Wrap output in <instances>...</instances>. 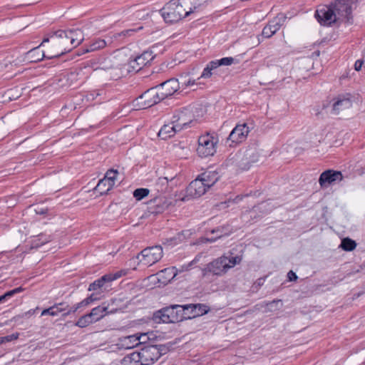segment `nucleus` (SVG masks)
<instances>
[{"instance_id": "obj_48", "label": "nucleus", "mask_w": 365, "mask_h": 365, "mask_svg": "<svg viewBox=\"0 0 365 365\" xmlns=\"http://www.w3.org/2000/svg\"><path fill=\"white\" fill-rule=\"evenodd\" d=\"M137 336L139 338V344H145L149 339L148 334L146 333L136 334Z\"/></svg>"}, {"instance_id": "obj_42", "label": "nucleus", "mask_w": 365, "mask_h": 365, "mask_svg": "<svg viewBox=\"0 0 365 365\" xmlns=\"http://www.w3.org/2000/svg\"><path fill=\"white\" fill-rule=\"evenodd\" d=\"M131 11H133V14L134 18L136 19H143L146 16L148 15V13L144 9H135V6L131 8Z\"/></svg>"}, {"instance_id": "obj_33", "label": "nucleus", "mask_w": 365, "mask_h": 365, "mask_svg": "<svg viewBox=\"0 0 365 365\" xmlns=\"http://www.w3.org/2000/svg\"><path fill=\"white\" fill-rule=\"evenodd\" d=\"M107 306L104 304L101 306L93 308V321H98L107 314Z\"/></svg>"}, {"instance_id": "obj_28", "label": "nucleus", "mask_w": 365, "mask_h": 365, "mask_svg": "<svg viewBox=\"0 0 365 365\" xmlns=\"http://www.w3.org/2000/svg\"><path fill=\"white\" fill-rule=\"evenodd\" d=\"M192 309V314H189L190 319L195 318L199 316H202L207 314L210 309L209 307L203 304H189L185 309Z\"/></svg>"}, {"instance_id": "obj_52", "label": "nucleus", "mask_w": 365, "mask_h": 365, "mask_svg": "<svg viewBox=\"0 0 365 365\" xmlns=\"http://www.w3.org/2000/svg\"><path fill=\"white\" fill-rule=\"evenodd\" d=\"M364 61L361 60H357L354 63V69L359 71L361 69Z\"/></svg>"}, {"instance_id": "obj_1", "label": "nucleus", "mask_w": 365, "mask_h": 365, "mask_svg": "<svg viewBox=\"0 0 365 365\" xmlns=\"http://www.w3.org/2000/svg\"><path fill=\"white\" fill-rule=\"evenodd\" d=\"M81 37L80 30H58L44 38L41 46L51 42L47 51L48 58H58L77 46L82 40Z\"/></svg>"}, {"instance_id": "obj_56", "label": "nucleus", "mask_w": 365, "mask_h": 365, "mask_svg": "<svg viewBox=\"0 0 365 365\" xmlns=\"http://www.w3.org/2000/svg\"><path fill=\"white\" fill-rule=\"evenodd\" d=\"M279 302L280 300H273L272 302L267 303V306H272L274 304L278 303Z\"/></svg>"}, {"instance_id": "obj_25", "label": "nucleus", "mask_w": 365, "mask_h": 365, "mask_svg": "<svg viewBox=\"0 0 365 365\" xmlns=\"http://www.w3.org/2000/svg\"><path fill=\"white\" fill-rule=\"evenodd\" d=\"M179 129L177 128L175 123H172V121L169 124L164 125L159 130L158 135L163 139L166 140L175 135L177 132H179Z\"/></svg>"}, {"instance_id": "obj_61", "label": "nucleus", "mask_w": 365, "mask_h": 365, "mask_svg": "<svg viewBox=\"0 0 365 365\" xmlns=\"http://www.w3.org/2000/svg\"><path fill=\"white\" fill-rule=\"evenodd\" d=\"M92 96H93V100H94L95 98H94V93H93L92 94Z\"/></svg>"}, {"instance_id": "obj_45", "label": "nucleus", "mask_w": 365, "mask_h": 365, "mask_svg": "<svg viewBox=\"0 0 365 365\" xmlns=\"http://www.w3.org/2000/svg\"><path fill=\"white\" fill-rule=\"evenodd\" d=\"M143 29L142 26H139L136 29H126V30H124L123 31H121L120 34H118V36H132L134 33L137 32L138 31H140Z\"/></svg>"}, {"instance_id": "obj_38", "label": "nucleus", "mask_w": 365, "mask_h": 365, "mask_svg": "<svg viewBox=\"0 0 365 365\" xmlns=\"http://www.w3.org/2000/svg\"><path fill=\"white\" fill-rule=\"evenodd\" d=\"M150 190L148 188H138L133 191V197L136 200H141L148 195Z\"/></svg>"}, {"instance_id": "obj_63", "label": "nucleus", "mask_w": 365, "mask_h": 365, "mask_svg": "<svg viewBox=\"0 0 365 365\" xmlns=\"http://www.w3.org/2000/svg\"><path fill=\"white\" fill-rule=\"evenodd\" d=\"M0 344H1V343H0Z\"/></svg>"}, {"instance_id": "obj_36", "label": "nucleus", "mask_w": 365, "mask_h": 365, "mask_svg": "<svg viewBox=\"0 0 365 365\" xmlns=\"http://www.w3.org/2000/svg\"><path fill=\"white\" fill-rule=\"evenodd\" d=\"M175 309V313L178 314L179 317L178 322L182 321L184 319H190L189 315H186L185 312V309L187 307V304L180 305V304H174Z\"/></svg>"}, {"instance_id": "obj_51", "label": "nucleus", "mask_w": 365, "mask_h": 365, "mask_svg": "<svg viewBox=\"0 0 365 365\" xmlns=\"http://www.w3.org/2000/svg\"><path fill=\"white\" fill-rule=\"evenodd\" d=\"M54 305L58 307V311H59V313L66 311V308L68 307V305H66V303H58Z\"/></svg>"}, {"instance_id": "obj_59", "label": "nucleus", "mask_w": 365, "mask_h": 365, "mask_svg": "<svg viewBox=\"0 0 365 365\" xmlns=\"http://www.w3.org/2000/svg\"><path fill=\"white\" fill-rule=\"evenodd\" d=\"M262 279H258V285H261V284H262Z\"/></svg>"}, {"instance_id": "obj_37", "label": "nucleus", "mask_w": 365, "mask_h": 365, "mask_svg": "<svg viewBox=\"0 0 365 365\" xmlns=\"http://www.w3.org/2000/svg\"><path fill=\"white\" fill-rule=\"evenodd\" d=\"M356 246V243L354 240H351L350 238H344L342 240L340 247H341L345 251H352L355 249Z\"/></svg>"}, {"instance_id": "obj_8", "label": "nucleus", "mask_w": 365, "mask_h": 365, "mask_svg": "<svg viewBox=\"0 0 365 365\" xmlns=\"http://www.w3.org/2000/svg\"><path fill=\"white\" fill-rule=\"evenodd\" d=\"M217 143L215 138L209 133L200 136L197 148L198 155L201 158L212 156L216 152Z\"/></svg>"}, {"instance_id": "obj_49", "label": "nucleus", "mask_w": 365, "mask_h": 365, "mask_svg": "<svg viewBox=\"0 0 365 365\" xmlns=\"http://www.w3.org/2000/svg\"><path fill=\"white\" fill-rule=\"evenodd\" d=\"M212 233H220L219 235H217L216 237L215 238H209L208 239V241L210 242H215L217 238H220L222 236V231L220 230V228L217 227L216 229H214L211 231Z\"/></svg>"}, {"instance_id": "obj_47", "label": "nucleus", "mask_w": 365, "mask_h": 365, "mask_svg": "<svg viewBox=\"0 0 365 365\" xmlns=\"http://www.w3.org/2000/svg\"><path fill=\"white\" fill-rule=\"evenodd\" d=\"M129 67L133 69V71L138 72L142 69V68L138 65V61H136V58H135L133 60H131L129 62Z\"/></svg>"}, {"instance_id": "obj_6", "label": "nucleus", "mask_w": 365, "mask_h": 365, "mask_svg": "<svg viewBox=\"0 0 365 365\" xmlns=\"http://www.w3.org/2000/svg\"><path fill=\"white\" fill-rule=\"evenodd\" d=\"M165 351L163 345H148L138 351L142 365H150L157 361Z\"/></svg>"}, {"instance_id": "obj_5", "label": "nucleus", "mask_w": 365, "mask_h": 365, "mask_svg": "<svg viewBox=\"0 0 365 365\" xmlns=\"http://www.w3.org/2000/svg\"><path fill=\"white\" fill-rule=\"evenodd\" d=\"M125 274V271L120 270L115 273L106 274L95 280L93 282V302L103 297L106 293L111 289L112 282Z\"/></svg>"}, {"instance_id": "obj_11", "label": "nucleus", "mask_w": 365, "mask_h": 365, "mask_svg": "<svg viewBox=\"0 0 365 365\" xmlns=\"http://www.w3.org/2000/svg\"><path fill=\"white\" fill-rule=\"evenodd\" d=\"M337 21L350 22L352 19V7L349 0H337L332 4Z\"/></svg>"}, {"instance_id": "obj_32", "label": "nucleus", "mask_w": 365, "mask_h": 365, "mask_svg": "<svg viewBox=\"0 0 365 365\" xmlns=\"http://www.w3.org/2000/svg\"><path fill=\"white\" fill-rule=\"evenodd\" d=\"M155 56L152 51H144L140 55L135 57L136 61H138V65L143 68L145 66L153 60Z\"/></svg>"}, {"instance_id": "obj_23", "label": "nucleus", "mask_w": 365, "mask_h": 365, "mask_svg": "<svg viewBox=\"0 0 365 365\" xmlns=\"http://www.w3.org/2000/svg\"><path fill=\"white\" fill-rule=\"evenodd\" d=\"M198 176L208 189L212 187L220 179L219 173L215 170H207Z\"/></svg>"}, {"instance_id": "obj_34", "label": "nucleus", "mask_w": 365, "mask_h": 365, "mask_svg": "<svg viewBox=\"0 0 365 365\" xmlns=\"http://www.w3.org/2000/svg\"><path fill=\"white\" fill-rule=\"evenodd\" d=\"M168 187V180L167 178H159L155 183V189L160 193L166 192Z\"/></svg>"}, {"instance_id": "obj_2", "label": "nucleus", "mask_w": 365, "mask_h": 365, "mask_svg": "<svg viewBox=\"0 0 365 365\" xmlns=\"http://www.w3.org/2000/svg\"><path fill=\"white\" fill-rule=\"evenodd\" d=\"M199 6L198 0H171L160 9V13L166 22L173 24L195 12Z\"/></svg>"}, {"instance_id": "obj_13", "label": "nucleus", "mask_w": 365, "mask_h": 365, "mask_svg": "<svg viewBox=\"0 0 365 365\" xmlns=\"http://www.w3.org/2000/svg\"><path fill=\"white\" fill-rule=\"evenodd\" d=\"M314 16L319 23L323 26H331L336 22L332 4L330 6H322L317 9Z\"/></svg>"}, {"instance_id": "obj_53", "label": "nucleus", "mask_w": 365, "mask_h": 365, "mask_svg": "<svg viewBox=\"0 0 365 365\" xmlns=\"http://www.w3.org/2000/svg\"><path fill=\"white\" fill-rule=\"evenodd\" d=\"M53 309V308H51V307L48 309H43L41 312V316H44V315H47V314L51 316V314L53 313V312H52Z\"/></svg>"}, {"instance_id": "obj_16", "label": "nucleus", "mask_w": 365, "mask_h": 365, "mask_svg": "<svg viewBox=\"0 0 365 365\" xmlns=\"http://www.w3.org/2000/svg\"><path fill=\"white\" fill-rule=\"evenodd\" d=\"M250 128L246 123L237 125L230 133L227 140L232 143H242L247 138Z\"/></svg>"}, {"instance_id": "obj_50", "label": "nucleus", "mask_w": 365, "mask_h": 365, "mask_svg": "<svg viewBox=\"0 0 365 365\" xmlns=\"http://www.w3.org/2000/svg\"><path fill=\"white\" fill-rule=\"evenodd\" d=\"M287 278L289 282L296 281L298 278L295 272H294L292 270H290L287 273Z\"/></svg>"}, {"instance_id": "obj_31", "label": "nucleus", "mask_w": 365, "mask_h": 365, "mask_svg": "<svg viewBox=\"0 0 365 365\" xmlns=\"http://www.w3.org/2000/svg\"><path fill=\"white\" fill-rule=\"evenodd\" d=\"M26 57L31 62H38L43 58H48V55L46 56L44 51H41L39 47H36L27 52Z\"/></svg>"}, {"instance_id": "obj_57", "label": "nucleus", "mask_w": 365, "mask_h": 365, "mask_svg": "<svg viewBox=\"0 0 365 365\" xmlns=\"http://www.w3.org/2000/svg\"><path fill=\"white\" fill-rule=\"evenodd\" d=\"M192 309H185L186 315L192 314L193 311Z\"/></svg>"}, {"instance_id": "obj_19", "label": "nucleus", "mask_w": 365, "mask_h": 365, "mask_svg": "<svg viewBox=\"0 0 365 365\" xmlns=\"http://www.w3.org/2000/svg\"><path fill=\"white\" fill-rule=\"evenodd\" d=\"M208 188L205 183L201 180L199 176L192 180L186 189L187 196L197 198L203 195Z\"/></svg>"}, {"instance_id": "obj_21", "label": "nucleus", "mask_w": 365, "mask_h": 365, "mask_svg": "<svg viewBox=\"0 0 365 365\" xmlns=\"http://www.w3.org/2000/svg\"><path fill=\"white\" fill-rule=\"evenodd\" d=\"M282 26V20L279 18H274L263 28L262 36L266 38L272 37Z\"/></svg>"}, {"instance_id": "obj_15", "label": "nucleus", "mask_w": 365, "mask_h": 365, "mask_svg": "<svg viewBox=\"0 0 365 365\" xmlns=\"http://www.w3.org/2000/svg\"><path fill=\"white\" fill-rule=\"evenodd\" d=\"M163 100L173 96L180 89V82L178 78H170L157 86Z\"/></svg>"}, {"instance_id": "obj_43", "label": "nucleus", "mask_w": 365, "mask_h": 365, "mask_svg": "<svg viewBox=\"0 0 365 365\" xmlns=\"http://www.w3.org/2000/svg\"><path fill=\"white\" fill-rule=\"evenodd\" d=\"M106 46V42L104 39L100 38H93V51L103 48Z\"/></svg>"}, {"instance_id": "obj_35", "label": "nucleus", "mask_w": 365, "mask_h": 365, "mask_svg": "<svg viewBox=\"0 0 365 365\" xmlns=\"http://www.w3.org/2000/svg\"><path fill=\"white\" fill-rule=\"evenodd\" d=\"M91 302V295L87 297L85 299H83L82 302L78 303L76 305L71 307L66 312L63 313V315L66 316L71 313L75 312L78 309L88 305Z\"/></svg>"}, {"instance_id": "obj_54", "label": "nucleus", "mask_w": 365, "mask_h": 365, "mask_svg": "<svg viewBox=\"0 0 365 365\" xmlns=\"http://www.w3.org/2000/svg\"><path fill=\"white\" fill-rule=\"evenodd\" d=\"M51 307L53 308V309L52 310V312H53V313L51 314V316H58L59 314V311H58V307H56L55 305H53Z\"/></svg>"}, {"instance_id": "obj_9", "label": "nucleus", "mask_w": 365, "mask_h": 365, "mask_svg": "<svg viewBox=\"0 0 365 365\" xmlns=\"http://www.w3.org/2000/svg\"><path fill=\"white\" fill-rule=\"evenodd\" d=\"M163 100L160 92L156 86L144 92L136 99V101L140 109H145L160 103Z\"/></svg>"}, {"instance_id": "obj_29", "label": "nucleus", "mask_w": 365, "mask_h": 365, "mask_svg": "<svg viewBox=\"0 0 365 365\" xmlns=\"http://www.w3.org/2000/svg\"><path fill=\"white\" fill-rule=\"evenodd\" d=\"M120 342L121 347L126 349H133L139 345V338L135 334L120 338Z\"/></svg>"}, {"instance_id": "obj_18", "label": "nucleus", "mask_w": 365, "mask_h": 365, "mask_svg": "<svg viewBox=\"0 0 365 365\" xmlns=\"http://www.w3.org/2000/svg\"><path fill=\"white\" fill-rule=\"evenodd\" d=\"M167 199L160 195L148 203V210L150 214L158 215L163 212L170 205Z\"/></svg>"}, {"instance_id": "obj_60", "label": "nucleus", "mask_w": 365, "mask_h": 365, "mask_svg": "<svg viewBox=\"0 0 365 365\" xmlns=\"http://www.w3.org/2000/svg\"><path fill=\"white\" fill-rule=\"evenodd\" d=\"M88 290L91 291V284L88 285Z\"/></svg>"}, {"instance_id": "obj_41", "label": "nucleus", "mask_w": 365, "mask_h": 365, "mask_svg": "<svg viewBox=\"0 0 365 365\" xmlns=\"http://www.w3.org/2000/svg\"><path fill=\"white\" fill-rule=\"evenodd\" d=\"M35 312V309H30L28 312H26L21 314L16 315L11 319V322H14V323H19L21 319L29 318L31 315L34 314Z\"/></svg>"}, {"instance_id": "obj_58", "label": "nucleus", "mask_w": 365, "mask_h": 365, "mask_svg": "<svg viewBox=\"0 0 365 365\" xmlns=\"http://www.w3.org/2000/svg\"><path fill=\"white\" fill-rule=\"evenodd\" d=\"M103 94V91H98L96 93V98L98 96H101Z\"/></svg>"}, {"instance_id": "obj_22", "label": "nucleus", "mask_w": 365, "mask_h": 365, "mask_svg": "<svg viewBox=\"0 0 365 365\" xmlns=\"http://www.w3.org/2000/svg\"><path fill=\"white\" fill-rule=\"evenodd\" d=\"M194 74H195V68H191L190 70H189L187 71H185V72L182 73L180 75V78L178 79L179 82H180V85L181 84L183 88H187L188 86H191L196 84V80H198L202 77L200 76V77L195 78L194 76Z\"/></svg>"}, {"instance_id": "obj_46", "label": "nucleus", "mask_w": 365, "mask_h": 365, "mask_svg": "<svg viewBox=\"0 0 365 365\" xmlns=\"http://www.w3.org/2000/svg\"><path fill=\"white\" fill-rule=\"evenodd\" d=\"M23 290H24V289L21 287H19L12 290L6 292V293H4V295L6 297V299H10L11 297H12L14 295L21 292Z\"/></svg>"}, {"instance_id": "obj_30", "label": "nucleus", "mask_w": 365, "mask_h": 365, "mask_svg": "<svg viewBox=\"0 0 365 365\" xmlns=\"http://www.w3.org/2000/svg\"><path fill=\"white\" fill-rule=\"evenodd\" d=\"M120 365H142L138 352L135 351L124 356Z\"/></svg>"}, {"instance_id": "obj_17", "label": "nucleus", "mask_w": 365, "mask_h": 365, "mask_svg": "<svg viewBox=\"0 0 365 365\" xmlns=\"http://www.w3.org/2000/svg\"><path fill=\"white\" fill-rule=\"evenodd\" d=\"M235 62L232 57H224L220 59L210 61L204 68L201 77L203 78H210L212 76V71L221 66H230Z\"/></svg>"}, {"instance_id": "obj_10", "label": "nucleus", "mask_w": 365, "mask_h": 365, "mask_svg": "<svg viewBox=\"0 0 365 365\" xmlns=\"http://www.w3.org/2000/svg\"><path fill=\"white\" fill-rule=\"evenodd\" d=\"M172 123H175L177 128L180 131L187 129L196 123L193 115L188 109L176 110L172 116Z\"/></svg>"}, {"instance_id": "obj_7", "label": "nucleus", "mask_w": 365, "mask_h": 365, "mask_svg": "<svg viewBox=\"0 0 365 365\" xmlns=\"http://www.w3.org/2000/svg\"><path fill=\"white\" fill-rule=\"evenodd\" d=\"M163 256V248L160 245L148 247L143 250L138 255L137 259L140 263L145 266H151L158 261Z\"/></svg>"}, {"instance_id": "obj_26", "label": "nucleus", "mask_w": 365, "mask_h": 365, "mask_svg": "<svg viewBox=\"0 0 365 365\" xmlns=\"http://www.w3.org/2000/svg\"><path fill=\"white\" fill-rule=\"evenodd\" d=\"M244 157L247 162L243 168L248 169L250 166V164L256 163L259 160V153L255 147H251L245 150Z\"/></svg>"}, {"instance_id": "obj_20", "label": "nucleus", "mask_w": 365, "mask_h": 365, "mask_svg": "<svg viewBox=\"0 0 365 365\" xmlns=\"http://www.w3.org/2000/svg\"><path fill=\"white\" fill-rule=\"evenodd\" d=\"M342 179L343 175L340 171L327 170L320 175L319 183L322 187H324L336 181H341Z\"/></svg>"}, {"instance_id": "obj_62", "label": "nucleus", "mask_w": 365, "mask_h": 365, "mask_svg": "<svg viewBox=\"0 0 365 365\" xmlns=\"http://www.w3.org/2000/svg\"><path fill=\"white\" fill-rule=\"evenodd\" d=\"M189 77H183V79H187Z\"/></svg>"}, {"instance_id": "obj_44", "label": "nucleus", "mask_w": 365, "mask_h": 365, "mask_svg": "<svg viewBox=\"0 0 365 365\" xmlns=\"http://www.w3.org/2000/svg\"><path fill=\"white\" fill-rule=\"evenodd\" d=\"M19 336V333H14L11 335H7V336H2V337H0V343L2 344H5V343H7V342H10L11 341H14V340H16Z\"/></svg>"}, {"instance_id": "obj_40", "label": "nucleus", "mask_w": 365, "mask_h": 365, "mask_svg": "<svg viewBox=\"0 0 365 365\" xmlns=\"http://www.w3.org/2000/svg\"><path fill=\"white\" fill-rule=\"evenodd\" d=\"M118 174V170H110L107 171V173H106V175L104 176V178L106 179L107 181H108V182L110 183L111 185L113 186L115 185Z\"/></svg>"}, {"instance_id": "obj_24", "label": "nucleus", "mask_w": 365, "mask_h": 365, "mask_svg": "<svg viewBox=\"0 0 365 365\" xmlns=\"http://www.w3.org/2000/svg\"><path fill=\"white\" fill-rule=\"evenodd\" d=\"M192 263V262L187 265L182 266L180 269H178L175 267L165 268L163 270H161L159 274L160 275L161 277H163V274H166L167 277L164 279V281L170 282V280L174 279V277L178 274V272H181L185 270H188Z\"/></svg>"}, {"instance_id": "obj_12", "label": "nucleus", "mask_w": 365, "mask_h": 365, "mask_svg": "<svg viewBox=\"0 0 365 365\" xmlns=\"http://www.w3.org/2000/svg\"><path fill=\"white\" fill-rule=\"evenodd\" d=\"M178 319L174 304L155 312L153 317L155 323H175L178 322Z\"/></svg>"}, {"instance_id": "obj_27", "label": "nucleus", "mask_w": 365, "mask_h": 365, "mask_svg": "<svg viewBox=\"0 0 365 365\" xmlns=\"http://www.w3.org/2000/svg\"><path fill=\"white\" fill-rule=\"evenodd\" d=\"M113 186L104 178L100 180L97 185L93 188V195L96 197L106 194Z\"/></svg>"}, {"instance_id": "obj_14", "label": "nucleus", "mask_w": 365, "mask_h": 365, "mask_svg": "<svg viewBox=\"0 0 365 365\" xmlns=\"http://www.w3.org/2000/svg\"><path fill=\"white\" fill-rule=\"evenodd\" d=\"M331 113L338 115L341 111L352 106V96L350 93L340 94L333 99Z\"/></svg>"}, {"instance_id": "obj_4", "label": "nucleus", "mask_w": 365, "mask_h": 365, "mask_svg": "<svg viewBox=\"0 0 365 365\" xmlns=\"http://www.w3.org/2000/svg\"><path fill=\"white\" fill-rule=\"evenodd\" d=\"M241 261L240 256H232V254L229 256L222 255L207 264L203 269L204 274L210 272L215 275H222L230 268L239 264Z\"/></svg>"}, {"instance_id": "obj_3", "label": "nucleus", "mask_w": 365, "mask_h": 365, "mask_svg": "<svg viewBox=\"0 0 365 365\" xmlns=\"http://www.w3.org/2000/svg\"><path fill=\"white\" fill-rule=\"evenodd\" d=\"M93 76L105 79H118L123 76L121 65L110 58L93 57Z\"/></svg>"}, {"instance_id": "obj_39", "label": "nucleus", "mask_w": 365, "mask_h": 365, "mask_svg": "<svg viewBox=\"0 0 365 365\" xmlns=\"http://www.w3.org/2000/svg\"><path fill=\"white\" fill-rule=\"evenodd\" d=\"M90 322H91V312L81 317L76 323V325L79 327H86Z\"/></svg>"}, {"instance_id": "obj_55", "label": "nucleus", "mask_w": 365, "mask_h": 365, "mask_svg": "<svg viewBox=\"0 0 365 365\" xmlns=\"http://www.w3.org/2000/svg\"><path fill=\"white\" fill-rule=\"evenodd\" d=\"M7 300L6 297H5L4 294L1 296H0V303H4Z\"/></svg>"}]
</instances>
